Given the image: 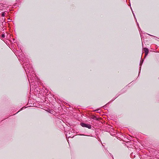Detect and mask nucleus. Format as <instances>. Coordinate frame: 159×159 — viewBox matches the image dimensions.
Listing matches in <instances>:
<instances>
[{
  "mask_svg": "<svg viewBox=\"0 0 159 159\" xmlns=\"http://www.w3.org/2000/svg\"><path fill=\"white\" fill-rule=\"evenodd\" d=\"M143 51L145 52V57L146 56L149 52V50L148 49L146 48H143Z\"/></svg>",
  "mask_w": 159,
  "mask_h": 159,
  "instance_id": "7ed1b4c3",
  "label": "nucleus"
},
{
  "mask_svg": "<svg viewBox=\"0 0 159 159\" xmlns=\"http://www.w3.org/2000/svg\"><path fill=\"white\" fill-rule=\"evenodd\" d=\"M1 16H5V12H2V13Z\"/></svg>",
  "mask_w": 159,
  "mask_h": 159,
  "instance_id": "423d86ee",
  "label": "nucleus"
},
{
  "mask_svg": "<svg viewBox=\"0 0 159 159\" xmlns=\"http://www.w3.org/2000/svg\"><path fill=\"white\" fill-rule=\"evenodd\" d=\"M80 125L82 127L87 128L89 129H91L92 128L91 125L89 124L81 123H80Z\"/></svg>",
  "mask_w": 159,
  "mask_h": 159,
  "instance_id": "f03ea898",
  "label": "nucleus"
},
{
  "mask_svg": "<svg viewBox=\"0 0 159 159\" xmlns=\"http://www.w3.org/2000/svg\"><path fill=\"white\" fill-rule=\"evenodd\" d=\"M143 59H142V60L141 61L140 63V66H142V64L143 63Z\"/></svg>",
  "mask_w": 159,
  "mask_h": 159,
  "instance_id": "39448f33",
  "label": "nucleus"
},
{
  "mask_svg": "<svg viewBox=\"0 0 159 159\" xmlns=\"http://www.w3.org/2000/svg\"><path fill=\"white\" fill-rule=\"evenodd\" d=\"M111 156L112 157H113V156L112 155H111Z\"/></svg>",
  "mask_w": 159,
  "mask_h": 159,
  "instance_id": "9d476101",
  "label": "nucleus"
},
{
  "mask_svg": "<svg viewBox=\"0 0 159 159\" xmlns=\"http://www.w3.org/2000/svg\"><path fill=\"white\" fill-rule=\"evenodd\" d=\"M23 109H24V107H23L22 108H21L20 109V110H22Z\"/></svg>",
  "mask_w": 159,
  "mask_h": 159,
  "instance_id": "6e6552de",
  "label": "nucleus"
},
{
  "mask_svg": "<svg viewBox=\"0 0 159 159\" xmlns=\"http://www.w3.org/2000/svg\"><path fill=\"white\" fill-rule=\"evenodd\" d=\"M80 135H84V134H80Z\"/></svg>",
  "mask_w": 159,
  "mask_h": 159,
  "instance_id": "9b49d317",
  "label": "nucleus"
},
{
  "mask_svg": "<svg viewBox=\"0 0 159 159\" xmlns=\"http://www.w3.org/2000/svg\"><path fill=\"white\" fill-rule=\"evenodd\" d=\"M132 11V13H133V14L134 16H135V15H134V13H133V11Z\"/></svg>",
  "mask_w": 159,
  "mask_h": 159,
  "instance_id": "1a4fd4ad",
  "label": "nucleus"
},
{
  "mask_svg": "<svg viewBox=\"0 0 159 159\" xmlns=\"http://www.w3.org/2000/svg\"><path fill=\"white\" fill-rule=\"evenodd\" d=\"M2 38H4L5 37V35L4 34H2Z\"/></svg>",
  "mask_w": 159,
  "mask_h": 159,
  "instance_id": "0eeeda50",
  "label": "nucleus"
},
{
  "mask_svg": "<svg viewBox=\"0 0 159 159\" xmlns=\"http://www.w3.org/2000/svg\"><path fill=\"white\" fill-rule=\"evenodd\" d=\"M133 152H132L131 153L130 155V157L132 158H134L135 157V155Z\"/></svg>",
  "mask_w": 159,
  "mask_h": 159,
  "instance_id": "20e7f679",
  "label": "nucleus"
},
{
  "mask_svg": "<svg viewBox=\"0 0 159 159\" xmlns=\"http://www.w3.org/2000/svg\"><path fill=\"white\" fill-rule=\"evenodd\" d=\"M140 69H141V66H140Z\"/></svg>",
  "mask_w": 159,
  "mask_h": 159,
  "instance_id": "f8f14e48",
  "label": "nucleus"
},
{
  "mask_svg": "<svg viewBox=\"0 0 159 159\" xmlns=\"http://www.w3.org/2000/svg\"><path fill=\"white\" fill-rule=\"evenodd\" d=\"M23 66L27 74V76H28L29 82H30V80L31 81L32 80L34 81L33 77H35L34 76L35 75V74H34L33 69L31 67V66L30 64H25V65H23ZM33 82H34V81H31V83Z\"/></svg>",
  "mask_w": 159,
  "mask_h": 159,
  "instance_id": "f257e3e1",
  "label": "nucleus"
}]
</instances>
